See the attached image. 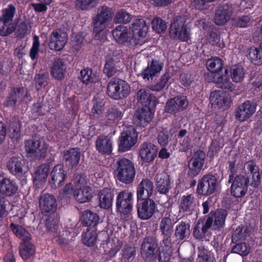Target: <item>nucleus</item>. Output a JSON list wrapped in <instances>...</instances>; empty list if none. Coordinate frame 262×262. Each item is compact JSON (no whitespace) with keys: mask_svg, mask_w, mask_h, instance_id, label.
<instances>
[{"mask_svg":"<svg viewBox=\"0 0 262 262\" xmlns=\"http://www.w3.org/2000/svg\"><path fill=\"white\" fill-rule=\"evenodd\" d=\"M227 215V212L224 209L216 210L207 219H210L211 221L210 227L212 226L213 228L215 230L223 228L225 225Z\"/></svg>","mask_w":262,"mask_h":262,"instance_id":"30","label":"nucleus"},{"mask_svg":"<svg viewBox=\"0 0 262 262\" xmlns=\"http://www.w3.org/2000/svg\"><path fill=\"white\" fill-rule=\"evenodd\" d=\"M233 12V8L231 5L224 4L219 6L216 10L214 23L217 25L225 24L230 18Z\"/></svg>","mask_w":262,"mask_h":262,"instance_id":"21","label":"nucleus"},{"mask_svg":"<svg viewBox=\"0 0 262 262\" xmlns=\"http://www.w3.org/2000/svg\"><path fill=\"white\" fill-rule=\"evenodd\" d=\"M205 158V152L201 150L195 151L188 164V175L192 178L197 176L202 168Z\"/></svg>","mask_w":262,"mask_h":262,"instance_id":"13","label":"nucleus"},{"mask_svg":"<svg viewBox=\"0 0 262 262\" xmlns=\"http://www.w3.org/2000/svg\"><path fill=\"white\" fill-rule=\"evenodd\" d=\"M68 40L67 34L60 30L53 31L49 36L48 46L51 50L60 51Z\"/></svg>","mask_w":262,"mask_h":262,"instance_id":"16","label":"nucleus"},{"mask_svg":"<svg viewBox=\"0 0 262 262\" xmlns=\"http://www.w3.org/2000/svg\"><path fill=\"white\" fill-rule=\"evenodd\" d=\"M80 157V151L75 148L67 151L64 154L63 158L67 165L73 167L78 164Z\"/></svg>","mask_w":262,"mask_h":262,"instance_id":"37","label":"nucleus"},{"mask_svg":"<svg viewBox=\"0 0 262 262\" xmlns=\"http://www.w3.org/2000/svg\"><path fill=\"white\" fill-rule=\"evenodd\" d=\"M245 71L239 64L232 66L230 70V75L232 81L234 82H240L244 79Z\"/></svg>","mask_w":262,"mask_h":262,"instance_id":"46","label":"nucleus"},{"mask_svg":"<svg viewBox=\"0 0 262 262\" xmlns=\"http://www.w3.org/2000/svg\"><path fill=\"white\" fill-rule=\"evenodd\" d=\"M20 128V124L19 120L16 118H13L9 125L10 136L12 139H17L19 137Z\"/></svg>","mask_w":262,"mask_h":262,"instance_id":"52","label":"nucleus"},{"mask_svg":"<svg viewBox=\"0 0 262 262\" xmlns=\"http://www.w3.org/2000/svg\"><path fill=\"white\" fill-rule=\"evenodd\" d=\"M132 19L131 15L123 10L118 11L115 16L114 20L116 23L127 24Z\"/></svg>","mask_w":262,"mask_h":262,"instance_id":"57","label":"nucleus"},{"mask_svg":"<svg viewBox=\"0 0 262 262\" xmlns=\"http://www.w3.org/2000/svg\"><path fill=\"white\" fill-rule=\"evenodd\" d=\"M74 182L75 187L74 196L76 200L81 203L90 201L93 195L92 190L88 186L86 177L82 174H76Z\"/></svg>","mask_w":262,"mask_h":262,"instance_id":"4","label":"nucleus"},{"mask_svg":"<svg viewBox=\"0 0 262 262\" xmlns=\"http://www.w3.org/2000/svg\"><path fill=\"white\" fill-rule=\"evenodd\" d=\"M129 29L132 34L131 45L133 46L143 45L148 31L146 21L143 18L136 19L133 21Z\"/></svg>","mask_w":262,"mask_h":262,"instance_id":"2","label":"nucleus"},{"mask_svg":"<svg viewBox=\"0 0 262 262\" xmlns=\"http://www.w3.org/2000/svg\"><path fill=\"white\" fill-rule=\"evenodd\" d=\"M186 18L184 16H176L173 19L169 28V35L174 39L187 41L190 36L189 31L185 25Z\"/></svg>","mask_w":262,"mask_h":262,"instance_id":"6","label":"nucleus"},{"mask_svg":"<svg viewBox=\"0 0 262 262\" xmlns=\"http://www.w3.org/2000/svg\"><path fill=\"white\" fill-rule=\"evenodd\" d=\"M39 207L41 212L46 214L54 213L57 209V204L54 195L45 193L40 196Z\"/></svg>","mask_w":262,"mask_h":262,"instance_id":"19","label":"nucleus"},{"mask_svg":"<svg viewBox=\"0 0 262 262\" xmlns=\"http://www.w3.org/2000/svg\"><path fill=\"white\" fill-rule=\"evenodd\" d=\"M10 228L15 235L24 242H29L31 239L30 233L22 226L11 223Z\"/></svg>","mask_w":262,"mask_h":262,"instance_id":"41","label":"nucleus"},{"mask_svg":"<svg viewBox=\"0 0 262 262\" xmlns=\"http://www.w3.org/2000/svg\"><path fill=\"white\" fill-rule=\"evenodd\" d=\"M67 177V172L63 166L57 165L52 169L49 178V184L53 189L59 188Z\"/></svg>","mask_w":262,"mask_h":262,"instance_id":"20","label":"nucleus"},{"mask_svg":"<svg viewBox=\"0 0 262 262\" xmlns=\"http://www.w3.org/2000/svg\"><path fill=\"white\" fill-rule=\"evenodd\" d=\"M119 139V150L125 152L130 150L136 143L138 135L135 128L129 126L123 129Z\"/></svg>","mask_w":262,"mask_h":262,"instance_id":"8","label":"nucleus"},{"mask_svg":"<svg viewBox=\"0 0 262 262\" xmlns=\"http://www.w3.org/2000/svg\"><path fill=\"white\" fill-rule=\"evenodd\" d=\"M170 78L169 73H165L161 78L160 81L155 84H152L150 86V89L155 91H161L166 85L168 81Z\"/></svg>","mask_w":262,"mask_h":262,"instance_id":"59","label":"nucleus"},{"mask_svg":"<svg viewBox=\"0 0 262 262\" xmlns=\"http://www.w3.org/2000/svg\"><path fill=\"white\" fill-rule=\"evenodd\" d=\"M50 169L49 165L47 164H41L36 168L33 175V181L34 184L38 187L46 183Z\"/></svg>","mask_w":262,"mask_h":262,"instance_id":"29","label":"nucleus"},{"mask_svg":"<svg viewBox=\"0 0 262 262\" xmlns=\"http://www.w3.org/2000/svg\"><path fill=\"white\" fill-rule=\"evenodd\" d=\"M97 0H76V6L80 10H88L96 6Z\"/></svg>","mask_w":262,"mask_h":262,"instance_id":"55","label":"nucleus"},{"mask_svg":"<svg viewBox=\"0 0 262 262\" xmlns=\"http://www.w3.org/2000/svg\"><path fill=\"white\" fill-rule=\"evenodd\" d=\"M250 247L245 243H241L236 245L232 251L234 253H238L241 255H247L249 253Z\"/></svg>","mask_w":262,"mask_h":262,"instance_id":"60","label":"nucleus"},{"mask_svg":"<svg viewBox=\"0 0 262 262\" xmlns=\"http://www.w3.org/2000/svg\"><path fill=\"white\" fill-rule=\"evenodd\" d=\"M142 203L137 205L138 216L142 220H146L151 218L157 208L154 200L151 199L143 200Z\"/></svg>","mask_w":262,"mask_h":262,"instance_id":"17","label":"nucleus"},{"mask_svg":"<svg viewBox=\"0 0 262 262\" xmlns=\"http://www.w3.org/2000/svg\"><path fill=\"white\" fill-rule=\"evenodd\" d=\"M158 148L156 146L150 142H144L140 146L139 155L145 162H150L157 156Z\"/></svg>","mask_w":262,"mask_h":262,"instance_id":"24","label":"nucleus"},{"mask_svg":"<svg viewBox=\"0 0 262 262\" xmlns=\"http://www.w3.org/2000/svg\"><path fill=\"white\" fill-rule=\"evenodd\" d=\"M256 105L253 102L247 100L240 104L236 109L235 118L241 122L249 119L255 112Z\"/></svg>","mask_w":262,"mask_h":262,"instance_id":"18","label":"nucleus"},{"mask_svg":"<svg viewBox=\"0 0 262 262\" xmlns=\"http://www.w3.org/2000/svg\"><path fill=\"white\" fill-rule=\"evenodd\" d=\"M223 146V144L221 143L220 141L216 140H213L209 147L208 151V156L210 157H213L215 156L221 148Z\"/></svg>","mask_w":262,"mask_h":262,"instance_id":"61","label":"nucleus"},{"mask_svg":"<svg viewBox=\"0 0 262 262\" xmlns=\"http://www.w3.org/2000/svg\"><path fill=\"white\" fill-rule=\"evenodd\" d=\"M249 58L255 65L262 64V49L255 47L250 48Z\"/></svg>","mask_w":262,"mask_h":262,"instance_id":"48","label":"nucleus"},{"mask_svg":"<svg viewBox=\"0 0 262 262\" xmlns=\"http://www.w3.org/2000/svg\"><path fill=\"white\" fill-rule=\"evenodd\" d=\"M163 65L159 61L153 60L150 63H149L142 73L141 76L144 79L149 80L152 79L153 77L158 75L162 70Z\"/></svg>","mask_w":262,"mask_h":262,"instance_id":"33","label":"nucleus"},{"mask_svg":"<svg viewBox=\"0 0 262 262\" xmlns=\"http://www.w3.org/2000/svg\"><path fill=\"white\" fill-rule=\"evenodd\" d=\"M210 101L211 105L219 108H227L230 103L226 93L222 91H215L211 93Z\"/></svg>","mask_w":262,"mask_h":262,"instance_id":"27","label":"nucleus"},{"mask_svg":"<svg viewBox=\"0 0 262 262\" xmlns=\"http://www.w3.org/2000/svg\"><path fill=\"white\" fill-rule=\"evenodd\" d=\"M130 34L127 27L122 25L117 26L113 31V36L118 42L133 46L130 41L132 39Z\"/></svg>","mask_w":262,"mask_h":262,"instance_id":"28","label":"nucleus"},{"mask_svg":"<svg viewBox=\"0 0 262 262\" xmlns=\"http://www.w3.org/2000/svg\"><path fill=\"white\" fill-rule=\"evenodd\" d=\"M114 193V190L110 188H104L98 193L99 206L101 208L109 209L113 204Z\"/></svg>","mask_w":262,"mask_h":262,"instance_id":"26","label":"nucleus"},{"mask_svg":"<svg viewBox=\"0 0 262 262\" xmlns=\"http://www.w3.org/2000/svg\"><path fill=\"white\" fill-rule=\"evenodd\" d=\"M195 205V199L192 195H183L181 198L180 207L184 211L188 212L191 211Z\"/></svg>","mask_w":262,"mask_h":262,"instance_id":"42","label":"nucleus"},{"mask_svg":"<svg viewBox=\"0 0 262 262\" xmlns=\"http://www.w3.org/2000/svg\"><path fill=\"white\" fill-rule=\"evenodd\" d=\"M97 150L103 154H110L112 151V141L110 137L100 136L96 142Z\"/></svg>","mask_w":262,"mask_h":262,"instance_id":"35","label":"nucleus"},{"mask_svg":"<svg viewBox=\"0 0 262 262\" xmlns=\"http://www.w3.org/2000/svg\"><path fill=\"white\" fill-rule=\"evenodd\" d=\"M116 164L115 173L117 179L126 184L132 183L136 172L133 163L127 159L121 158L118 160Z\"/></svg>","mask_w":262,"mask_h":262,"instance_id":"1","label":"nucleus"},{"mask_svg":"<svg viewBox=\"0 0 262 262\" xmlns=\"http://www.w3.org/2000/svg\"><path fill=\"white\" fill-rule=\"evenodd\" d=\"M19 251L22 258L27 259L34 254L35 249L30 243L24 242L20 244Z\"/></svg>","mask_w":262,"mask_h":262,"instance_id":"44","label":"nucleus"},{"mask_svg":"<svg viewBox=\"0 0 262 262\" xmlns=\"http://www.w3.org/2000/svg\"><path fill=\"white\" fill-rule=\"evenodd\" d=\"M155 181L158 192L162 194H166L170 188L169 176L163 172L158 173L155 177Z\"/></svg>","mask_w":262,"mask_h":262,"instance_id":"32","label":"nucleus"},{"mask_svg":"<svg viewBox=\"0 0 262 262\" xmlns=\"http://www.w3.org/2000/svg\"><path fill=\"white\" fill-rule=\"evenodd\" d=\"M66 72V66L62 60L57 59L54 61L51 69L53 76L57 79H62Z\"/></svg>","mask_w":262,"mask_h":262,"instance_id":"39","label":"nucleus"},{"mask_svg":"<svg viewBox=\"0 0 262 262\" xmlns=\"http://www.w3.org/2000/svg\"><path fill=\"white\" fill-rule=\"evenodd\" d=\"M82 223L87 226H95L99 220V216L97 213L86 210L82 214Z\"/></svg>","mask_w":262,"mask_h":262,"instance_id":"43","label":"nucleus"},{"mask_svg":"<svg viewBox=\"0 0 262 262\" xmlns=\"http://www.w3.org/2000/svg\"><path fill=\"white\" fill-rule=\"evenodd\" d=\"M113 12L106 7H102L94 19V31L98 33L103 30L106 25L111 20Z\"/></svg>","mask_w":262,"mask_h":262,"instance_id":"12","label":"nucleus"},{"mask_svg":"<svg viewBox=\"0 0 262 262\" xmlns=\"http://www.w3.org/2000/svg\"><path fill=\"white\" fill-rule=\"evenodd\" d=\"M7 167L9 172L15 177H23L28 171L24 160L19 157L14 156L10 158Z\"/></svg>","mask_w":262,"mask_h":262,"instance_id":"14","label":"nucleus"},{"mask_svg":"<svg viewBox=\"0 0 262 262\" xmlns=\"http://www.w3.org/2000/svg\"><path fill=\"white\" fill-rule=\"evenodd\" d=\"M118 64V63L113 59L107 61L103 69L104 73L108 77L114 76L119 71Z\"/></svg>","mask_w":262,"mask_h":262,"instance_id":"53","label":"nucleus"},{"mask_svg":"<svg viewBox=\"0 0 262 262\" xmlns=\"http://www.w3.org/2000/svg\"><path fill=\"white\" fill-rule=\"evenodd\" d=\"M217 186V179L212 174L204 176L199 181L197 191L203 195H208L212 194L216 190Z\"/></svg>","mask_w":262,"mask_h":262,"instance_id":"11","label":"nucleus"},{"mask_svg":"<svg viewBox=\"0 0 262 262\" xmlns=\"http://www.w3.org/2000/svg\"><path fill=\"white\" fill-rule=\"evenodd\" d=\"M18 190L15 182L10 178L0 175V193L3 195L11 196L15 194Z\"/></svg>","mask_w":262,"mask_h":262,"instance_id":"22","label":"nucleus"},{"mask_svg":"<svg viewBox=\"0 0 262 262\" xmlns=\"http://www.w3.org/2000/svg\"><path fill=\"white\" fill-rule=\"evenodd\" d=\"M133 193L128 190L120 192L116 198L117 211L123 214L130 213L133 208Z\"/></svg>","mask_w":262,"mask_h":262,"instance_id":"9","label":"nucleus"},{"mask_svg":"<svg viewBox=\"0 0 262 262\" xmlns=\"http://www.w3.org/2000/svg\"><path fill=\"white\" fill-rule=\"evenodd\" d=\"M232 182L231 186V194L236 198L244 195L247 191V179L243 175L235 177L230 174L229 182Z\"/></svg>","mask_w":262,"mask_h":262,"instance_id":"10","label":"nucleus"},{"mask_svg":"<svg viewBox=\"0 0 262 262\" xmlns=\"http://www.w3.org/2000/svg\"><path fill=\"white\" fill-rule=\"evenodd\" d=\"M151 24L152 29L158 33L164 32L167 28L166 22L160 17H155Z\"/></svg>","mask_w":262,"mask_h":262,"instance_id":"56","label":"nucleus"},{"mask_svg":"<svg viewBox=\"0 0 262 262\" xmlns=\"http://www.w3.org/2000/svg\"><path fill=\"white\" fill-rule=\"evenodd\" d=\"M27 95L26 90L23 88L14 89L8 99H7L6 104L7 106H13L17 102L24 100L27 97Z\"/></svg>","mask_w":262,"mask_h":262,"instance_id":"36","label":"nucleus"},{"mask_svg":"<svg viewBox=\"0 0 262 262\" xmlns=\"http://www.w3.org/2000/svg\"><path fill=\"white\" fill-rule=\"evenodd\" d=\"M190 233V225L188 223L181 222L176 226L175 235L179 240H182Z\"/></svg>","mask_w":262,"mask_h":262,"instance_id":"45","label":"nucleus"},{"mask_svg":"<svg viewBox=\"0 0 262 262\" xmlns=\"http://www.w3.org/2000/svg\"><path fill=\"white\" fill-rule=\"evenodd\" d=\"M151 107H145L137 111L135 114V123L139 126H146L154 117Z\"/></svg>","mask_w":262,"mask_h":262,"instance_id":"23","label":"nucleus"},{"mask_svg":"<svg viewBox=\"0 0 262 262\" xmlns=\"http://www.w3.org/2000/svg\"><path fill=\"white\" fill-rule=\"evenodd\" d=\"M15 12V7L11 4L9 5L7 8L3 10L1 20L4 23V25L12 21Z\"/></svg>","mask_w":262,"mask_h":262,"instance_id":"50","label":"nucleus"},{"mask_svg":"<svg viewBox=\"0 0 262 262\" xmlns=\"http://www.w3.org/2000/svg\"><path fill=\"white\" fill-rule=\"evenodd\" d=\"M215 84L219 88L222 89H227L231 91L234 89V85L230 80L227 69H226L222 74L218 73Z\"/></svg>","mask_w":262,"mask_h":262,"instance_id":"38","label":"nucleus"},{"mask_svg":"<svg viewBox=\"0 0 262 262\" xmlns=\"http://www.w3.org/2000/svg\"><path fill=\"white\" fill-rule=\"evenodd\" d=\"M48 74L45 72H41L35 76V86L39 90L45 86L47 83Z\"/></svg>","mask_w":262,"mask_h":262,"instance_id":"58","label":"nucleus"},{"mask_svg":"<svg viewBox=\"0 0 262 262\" xmlns=\"http://www.w3.org/2000/svg\"><path fill=\"white\" fill-rule=\"evenodd\" d=\"M206 66L209 71L217 73L222 69L223 62L220 58L215 57L208 59Z\"/></svg>","mask_w":262,"mask_h":262,"instance_id":"51","label":"nucleus"},{"mask_svg":"<svg viewBox=\"0 0 262 262\" xmlns=\"http://www.w3.org/2000/svg\"><path fill=\"white\" fill-rule=\"evenodd\" d=\"M211 220L207 219L205 223L199 221L193 229V235L198 239H202L205 237L208 229L210 228Z\"/></svg>","mask_w":262,"mask_h":262,"instance_id":"40","label":"nucleus"},{"mask_svg":"<svg viewBox=\"0 0 262 262\" xmlns=\"http://www.w3.org/2000/svg\"><path fill=\"white\" fill-rule=\"evenodd\" d=\"M172 252L171 249H164L160 250L158 254L159 262H169L171 257Z\"/></svg>","mask_w":262,"mask_h":262,"instance_id":"63","label":"nucleus"},{"mask_svg":"<svg viewBox=\"0 0 262 262\" xmlns=\"http://www.w3.org/2000/svg\"><path fill=\"white\" fill-rule=\"evenodd\" d=\"M158 249V240L153 236L146 237L141 245V256L146 262L154 261L157 257Z\"/></svg>","mask_w":262,"mask_h":262,"instance_id":"5","label":"nucleus"},{"mask_svg":"<svg viewBox=\"0 0 262 262\" xmlns=\"http://www.w3.org/2000/svg\"><path fill=\"white\" fill-rule=\"evenodd\" d=\"M81 80L83 83L89 84L94 81L92 71L89 69H84L80 72Z\"/></svg>","mask_w":262,"mask_h":262,"instance_id":"64","label":"nucleus"},{"mask_svg":"<svg viewBox=\"0 0 262 262\" xmlns=\"http://www.w3.org/2000/svg\"><path fill=\"white\" fill-rule=\"evenodd\" d=\"M97 239V234L94 229H88L82 235L83 243L89 247L94 246Z\"/></svg>","mask_w":262,"mask_h":262,"instance_id":"47","label":"nucleus"},{"mask_svg":"<svg viewBox=\"0 0 262 262\" xmlns=\"http://www.w3.org/2000/svg\"><path fill=\"white\" fill-rule=\"evenodd\" d=\"M188 102L185 96H177L169 99L166 103L165 111L174 114L183 111L188 105Z\"/></svg>","mask_w":262,"mask_h":262,"instance_id":"15","label":"nucleus"},{"mask_svg":"<svg viewBox=\"0 0 262 262\" xmlns=\"http://www.w3.org/2000/svg\"><path fill=\"white\" fill-rule=\"evenodd\" d=\"M25 149L30 156L40 159L45 157L47 146L43 138L35 137L32 140L26 141Z\"/></svg>","mask_w":262,"mask_h":262,"instance_id":"7","label":"nucleus"},{"mask_svg":"<svg viewBox=\"0 0 262 262\" xmlns=\"http://www.w3.org/2000/svg\"><path fill=\"white\" fill-rule=\"evenodd\" d=\"M154 191V184L148 179H144L140 183L137 189V198L138 200L150 199Z\"/></svg>","mask_w":262,"mask_h":262,"instance_id":"25","label":"nucleus"},{"mask_svg":"<svg viewBox=\"0 0 262 262\" xmlns=\"http://www.w3.org/2000/svg\"><path fill=\"white\" fill-rule=\"evenodd\" d=\"M123 116L122 112L116 106L109 107L106 112L105 120L99 122L101 125H111L117 120H120Z\"/></svg>","mask_w":262,"mask_h":262,"instance_id":"31","label":"nucleus"},{"mask_svg":"<svg viewBox=\"0 0 262 262\" xmlns=\"http://www.w3.org/2000/svg\"><path fill=\"white\" fill-rule=\"evenodd\" d=\"M129 85L119 78H113L108 83L107 93L110 97L119 100L127 97L130 93Z\"/></svg>","mask_w":262,"mask_h":262,"instance_id":"3","label":"nucleus"},{"mask_svg":"<svg viewBox=\"0 0 262 262\" xmlns=\"http://www.w3.org/2000/svg\"><path fill=\"white\" fill-rule=\"evenodd\" d=\"M104 104L102 102H96L92 109L91 117L93 119L101 120L104 111Z\"/></svg>","mask_w":262,"mask_h":262,"instance_id":"54","label":"nucleus"},{"mask_svg":"<svg viewBox=\"0 0 262 262\" xmlns=\"http://www.w3.org/2000/svg\"><path fill=\"white\" fill-rule=\"evenodd\" d=\"M159 229L162 234H172L173 231V224L169 215L161 219L159 224Z\"/></svg>","mask_w":262,"mask_h":262,"instance_id":"49","label":"nucleus"},{"mask_svg":"<svg viewBox=\"0 0 262 262\" xmlns=\"http://www.w3.org/2000/svg\"><path fill=\"white\" fill-rule=\"evenodd\" d=\"M137 100L145 107H154L156 104V97L147 89H141L138 92Z\"/></svg>","mask_w":262,"mask_h":262,"instance_id":"34","label":"nucleus"},{"mask_svg":"<svg viewBox=\"0 0 262 262\" xmlns=\"http://www.w3.org/2000/svg\"><path fill=\"white\" fill-rule=\"evenodd\" d=\"M39 45V38L37 36L35 35L33 37V45L30 51V56L32 60L36 58L38 53Z\"/></svg>","mask_w":262,"mask_h":262,"instance_id":"62","label":"nucleus"}]
</instances>
